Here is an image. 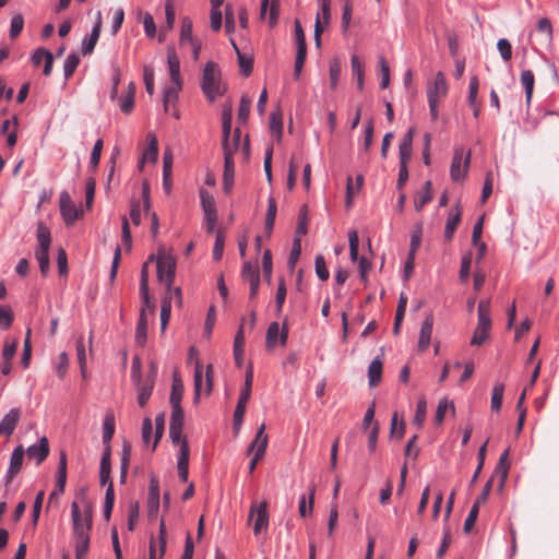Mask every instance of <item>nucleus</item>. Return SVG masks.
<instances>
[{
    "mask_svg": "<svg viewBox=\"0 0 559 559\" xmlns=\"http://www.w3.org/2000/svg\"><path fill=\"white\" fill-rule=\"evenodd\" d=\"M181 88H182V83H173L170 86H168L164 91L163 106H164V110L166 112L168 111L169 104L175 103L177 100L178 94Z\"/></svg>",
    "mask_w": 559,
    "mask_h": 559,
    "instance_id": "obj_36",
    "label": "nucleus"
},
{
    "mask_svg": "<svg viewBox=\"0 0 559 559\" xmlns=\"http://www.w3.org/2000/svg\"><path fill=\"white\" fill-rule=\"evenodd\" d=\"M250 108H251V99L247 96H242L240 99L239 109H238V120L241 123L247 122V120L249 118V114H250Z\"/></svg>",
    "mask_w": 559,
    "mask_h": 559,
    "instance_id": "obj_53",
    "label": "nucleus"
},
{
    "mask_svg": "<svg viewBox=\"0 0 559 559\" xmlns=\"http://www.w3.org/2000/svg\"><path fill=\"white\" fill-rule=\"evenodd\" d=\"M426 413H427V403L424 397H420L417 402L416 413L413 419V424L417 426V428H421L424 425V421L426 419Z\"/></svg>",
    "mask_w": 559,
    "mask_h": 559,
    "instance_id": "obj_44",
    "label": "nucleus"
},
{
    "mask_svg": "<svg viewBox=\"0 0 559 559\" xmlns=\"http://www.w3.org/2000/svg\"><path fill=\"white\" fill-rule=\"evenodd\" d=\"M185 424V413L181 406L171 407V415H170V427H179L183 429Z\"/></svg>",
    "mask_w": 559,
    "mask_h": 559,
    "instance_id": "obj_56",
    "label": "nucleus"
},
{
    "mask_svg": "<svg viewBox=\"0 0 559 559\" xmlns=\"http://www.w3.org/2000/svg\"><path fill=\"white\" fill-rule=\"evenodd\" d=\"M171 316V295L168 293H165V296L162 300L160 306V329L162 332L166 330V326L170 320Z\"/></svg>",
    "mask_w": 559,
    "mask_h": 559,
    "instance_id": "obj_33",
    "label": "nucleus"
},
{
    "mask_svg": "<svg viewBox=\"0 0 559 559\" xmlns=\"http://www.w3.org/2000/svg\"><path fill=\"white\" fill-rule=\"evenodd\" d=\"M95 197V180L88 178L85 183V207L87 211L92 209Z\"/></svg>",
    "mask_w": 559,
    "mask_h": 559,
    "instance_id": "obj_59",
    "label": "nucleus"
},
{
    "mask_svg": "<svg viewBox=\"0 0 559 559\" xmlns=\"http://www.w3.org/2000/svg\"><path fill=\"white\" fill-rule=\"evenodd\" d=\"M182 395H183V383L179 378H177L175 376L173 385H171V393H170V397H169V403H170L171 407L181 406Z\"/></svg>",
    "mask_w": 559,
    "mask_h": 559,
    "instance_id": "obj_34",
    "label": "nucleus"
},
{
    "mask_svg": "<svg viewBox=\"0 0 559 559\" xmlns=\"http://www.w3.org/2000/svg\"><path fill=\"white\" fill-rule=\"evenodd\" d=\"M497 48L503 61L508 62L512 58V46L506 38H501L497 43Z\"/></svg>",
    "mask_w": 559,
    "mask_h": 559,
    "instance_id": "obj_58",
    "label": "nucleus"
},
{
    "mask_svg": "<svg viewBox=\"0 0 559 559\" xmlns=\"http://www.w3.org/2000/svg\"><path fill=\"white\" fill-rule=\"evenodd\" d=\"M200 199L204 215L217 214L215 200L209 191L201 189Z\"/></svg>",
    "mask_w": 559,
    "mask_h": 559,
    "instance_id": "obj_35",
    "label": "nucleus"
},
{
    "mask_svg": "<svg viewBox=\"0 0 559 559\" xmlns=\"http://www.w3.org/2000/svg\"><path fill=\"white\" fill-rule=\"evenodd\" d=\"M269 10V25L274 27L278 22L280 0H261L259 19L265 20Z\"/></svg>",
    "mask_w": 559,
    "mask_h": 559,
    "instance_id": "obj_12",
    "label": "nucleus"
},
{
    "mask_svg": "<svg viewBox=\"0 0 559 559\" xmlns=\"http://www.w3.org/2000/svg\"><path fill=\"white\" fill-rule=\"evenodd\" d=\"M110 447L105 448V451L100 461L99 481L100 485H109L110 480Z\"/></svg>",
    "mask_w": 559,
    "mask_h": 559,
    "instance_id": "obj_27",
    "label": "nucleus"
},
{
    "mask_svg": "<svg viewBox=\"0 0 559 559\" xmlns=\"http://www.w3.org/2000/svg\"><path fill=\"white\" fill-rule=\"evenodd\" d=\"M478 323L471 340L472 346H481L489 337L491 330L490 301L480 300L477 308Z\"/></svg>",
    "mask_w": 559,
    "mask_h": 559,
    "instance_id": "obj_3",
    "label": "nucleus"
},
{
    "mask_svg": "<svg viewBox=\"0 0 559 559\" xmlns=\"http://www.w3.org/2000/svg\"><path fill=\"white\" fill-rule=\"evenodd\" d=\"M68 479V457L64 451L60 454V461L57 471L56 484L48 498V508H59V500L64 493Z\"/></svg>",
    "mask_w": 559,
    "mask_h": 559,
    "instance_id": "obj_5",
    "label": "nucleus"
},
{
    "mask_svg": "<svg viewBox=\"0 0 559 559\" xmlns=\"http://www.w3.org/2000/svg\"><path fill=\"white\" fill-rule=\"evenodd\" d=\"M13 312L8 306H0V329L7 330L12 325Z\"/></svg>",
    "mask_w": 559,
    "mask_h": 559,
    "instance_id": "obj_55",
    "label": "nucleus"
},
{
    "mask_svg": "<svg viewBox=\"0 0 559 559\" xmlns=\"http://www.w3.org/2000/svg\"><path fill=\"white\" fill-rule=\"evenodd\" d=\"M155 373L156 367L154 364L151 365V372L146 377L145 380H136V391H138V404L140 407H144L150 400L154 384H155Z\"/></svg>",
    "mask_w": 559,
    "mask_h": 559,
    "instance_id": "obj_9",
    "label": "nucleus"
},
{
    "mask_svg": "<svg viewBox=\"0 0 559 559\" xmlns=\"http://www.w3.org/2000/svg\"><path fill=\"white\" fill-rule=\"evenodd\" d=\"M201 88L210 102H214L226 92V86L222 82V73L217 63L209 61L205 64L201 80Z\"/></svg>",
    "mask_w": 559,
    "mask_h": 559,
    "instance_id": "obj_2",
    "label": "nucleus"
},
{
    "mask_svg": "<svg viewBox=\"0 0 559 559\" xmlns=\"http://www.w3.org/2000/svg\"><path fill=\"white\" fill-rule=\"evenodd\" d=\"M143 80L145 90L150 95L154 94V69L151 66H144Z\"/></svg>",
    "mask_w": 559,
    "mask_h": 559,
    "instance_id": "obj_60",
    "label": "nucleus"
},
{
    "mask_svg": "<svg viewBox=\"0 0 559 559\" xmlns=\"http://www.w3.org/2000/svg\"><path fill=\"white\" fill-rule=\"evenodd\" d=\"M252 383H253V370H252V366H249L246 371L245 384H243V388L241 389L239 399L249 401V399L251 396Z\"/></svg>",
    "mask_w": 559,
    "mask_h": 559,
    "instance_id": "obj_46",
    "label": "nucleus"
},
{
    "mask_svg": "<svg viewBox=\"0 0 559 559\" xmlns=\"http://www.w3.org/2000/svg\"><path fill=\"white\" fill-rule=\"evenodd\" d=\"M55 369L60 379H64L69 371V357L67 352H62L58 356V360L55 362Z\"/></svg>",
    "mask_w": 559,
    "mask_h": 559,
    "instance_id": "obj_45",
    "label": "nucleus"
},
{
    "mask_svg": "<svg viewBox=\"0 0 559 559\" xmlns=\"http://www.w3.org/2000/svg\"><path fill=\"white\" fill-rule=\"evenodd\" d=\"M60 211L67 226H70V195L68 192H62L60 197Z\"/></svg>",
    "mask_w": 559,
    "mask_h": 559,
    "instance_id": "obj_57",
    "label": "nucleus"
},
{
    "mask_svg": "<svg viewBox=\"0 0 559 559\" xmlns=\"http://www.w3.org/2000/svg\"><path fill=\"white\" fill-rule=\"evenodd\" d=\"M269 438L265 435V424L263 423L248 448V454L253 453L251 462L249 464V473L252 474L261 459L265 455L267 448Z\"/></svg>",
    "mask_w": 559,
    "mask_h": 559,
    "instance_id": "obj_8",
    "label": "nucleus"
},
{
    "mask_svg": "<svg viewBox=\"0 0 559 559\" xmlns=\"http://www.w3.org/2000/svg\"><path fill=\"white\" fill-rule=\"evenodd\" d=\"M383 364L379 358L371 361L368 367L369 385L374 388L380 384L382 378Z\"/></svg>",
    "mask_w": 559,
    "mask_h": 559,
    "instance_id": "obj_28",
    "label": "nucleus"
},
{
    "mask_svg": "<svg viewBox=\"0 0 559 559\" xmlns=\"http://www.w3.org/2000/svg\"><path fill=\"white\" fill-rule=\"evenodd\" d=\"M431 186V181H426L423 190L415 197L414 206L416 211H421V209L432 200Z\"/></svg>",
    "mask_w": 559,
    "mask_h": 559,
    "instance_id": "obj_30",
    "label": "nucleus"
},
{
    "mask_svg": "<svg viewBox=\"0 0 559 559\" xmlns=\"http://www.w3.org/2000/svg\"><path fill=\"white\" fill-rule=\"evenodd\" d=\"M146 310H148L151 313L154 312V305L151 304V307L144 306L142 302V307L140 309V317L136 324V331H135V340L138 344L143 345L146 341V333H147V317H146Z\"/></svg>",
    "mask_w": 559,
    "mask_h": 559,
    "instance_id": "obj_16",
    "label": "nucleus"
},
{
    "mask_svg": "<svg viewBox=\"0 0 559 559\" xmlns=\"http://www.w3.org/2000/svg\"><path fill=\"white\" fill-rule=\"evenodd\" d=\"M276 212H277L276 201L273 197H270L267 200V211H266L265 226H264L265 231L269 235H271V233L273 230L275 218H276Z\"/></svg>",
    "mask_w": 559,
    "mask_h": 559,
    "instance_id": "obj_38",
    "label": "nucleus"
},
{
    "mask_svg": "<svg viewBox=\"0 0 559 559\" xmlns=\"http://www.w3.org/2000/svg\"><path fill=\"white\" fill-rule=\"evenodd\" d=\"M169 437L173 444L179 447V452L182 450L183 443L189 447L187 438L182 435V428L169 426Z\"/></svg>",
    "mask_w": 559,
    "mask_h": 559,
    "instance_id": "obj_48",
    "label": "nucleus"
},
{
    "mask_svg": "<svg viewBox=\"0 0 559 559\" xmlns=\"http://www.w3.org/2000/svg\"><path fill=\"white\" fill-rule=\"evenodd\" d=\"M379 69L381 73V88H386L390 84V67L384 57H379Z\"/></svg>",
    "mask_w": 559,
    "mask_h": 559,
    "instance_id": "obj_51",
    "label": "nucleus"
},
{
    "mask_svg": "<svg viewBox=\"0 0 559 559\" xmlns=\"http://www.w3.org/2000/svg\"><path fill=\"white\" fill-rule=\"evenodd\" d=\"M192 43V21L189 17H183L181 22L180 43Z\"/></svg>",
    "mask_w": 559,
    "mask_h": 559,
    "instance_id": "obj_49",
    "label": "nucleus"
},
{
    "mask_svg": "<svg viewBox=\"0 0 559 559\" xmlns=\"http://www.w3.org/2000/svg\"><path fill=\"white\" fill-rule=\"evenodd\" d=\"M255 516L253 524V532L255 535L260 534L263 530L267 528L269 525V513L267 503L262 501L261 503H253L250 508L249 519L252 520Z\"/></svg>",
    "mask_w": 559,
    "mask_h": 559,
    "instance_id": "obj_10",
    "label": "nucleus"
},
{
    "mask_svg": "<svg viewBox=\"0 0 559 559\" xmlns=\"http://www.w3.org/2000/svg\"><path fill=\"white\" fill-rule=\"evenodd\" d=\"M21 412L17 408H12L9 413L2 418L0 421V431H3L7 437H10L19 420H20Z\"/></svg>",
    "mask_w": 559,
    "mask_h": 559,
    "instance_id": "obj_19",
    "label": "nucleus"
},
{
    "mask_svg": "<svg viewBox=\"0 0 559 559\" xmlns=\"http://www.w3.org/2000/svg\"><path fill=\"white\" fill-rule=\"evenodd\" d=\"M176 275V260L173 255L162 252L157 257V278L166 287V293H171V285Z\"/></svg>",
    "mask_w": 559,
    "mask_h": 559,
    "instance_id": "obj_6",
    "label": "nucleus"
},
{
    "mask_svg": "<svg viewBox=\"0 0 559 559\" xmlns=\"http://www.w3.org/2000/svg\"><path fill=\"white\" fill-rule=\"evenodd\" d=\"M449 86L444 74L439 71L432 83L427 87L428 102H441L448 95Z\"/></svg>",
    "mask_w": 559,
    "mask_h": 559,
    "instance_id": "obj_11",
    "label": "nucleus"
},
{
    "mask_svg": "<svg viewBox=\"0 0 559 559\" xmlns=\"http://www.w3.org/2000/svg\"><path fill=\"white\" fill-rule=\"evenodd\" d=\"M154 257L151 255L148 261H146L141 269V280H140V294L141 299L144 306L151 307V299L148 293V262L153 261Z\"/></svg>",
    "mask_w": 559,
    "mask_h": 559,
    "instance_id": "obj_20",
    "label": "nucleus"
},
{
    "mask_svg": "<svg viewBox=\"0 0 559 559\" xmlns=\"http://www.w3.org/2000/svg\"><path fill=\"white\" fill-rule=\"evenodd\" d=\"M171 169H173V155L169 151H166L163 157V186L167 193L171 189Z\"/></svg>",
    "mask_w": 559,
    "mask_h": 559,
    "instance_id": "obj_29",
    "label": "nucleus"
},
{
    "mask_svg": "<svg viewBox=\"0 0 559 559\" xmlns=\"http://www.w3.org/2000/svg\"><path fill=\"white\" fill-rule=\"evenodd\" d=\"M147 140V147L145 148L141 165H143L145 162L155 163L158 158V143L157 138L153 132H150L146 136Z\"/></svg>",
    "mask_w": 559,
    "mask_h": 559,
    "instance_id": "obj_23",
    "label": "nucleus"
},
{
    "mask_svg": "<svg viewBox=\"0 0 559 559\" xmlns=\"http://www.w3.org/2000/svg\"><path fill=\"white\" fill-rule=\"evenodd\" d=\"M36 238L38 248L35 251V257L38 261L40 272L45 275L49 270V248L51 243L50 230L43 222L37 224Z\"/></svg>",
    "mask_w": 559,
    "mask_h": 559,
    "instance_id": "obj_4",
    "label": "nucleus"
},
{
    "mask_svg": "<svg viewBox=\"0 0 559 559\" xmlns=\"http://www.w3.org/2000/svg\"><path fill=\"white\" fill-rule=\"evenodd\" d=\"M165 15H166V24L162 27L160 33L165 31H170L175 24V8L173 0H166L165 2Z\"/></svg>",
    "mask_w": 559,
    "mask_h": 559,
    "instance_id": "obj_47",
    "label": "nucleus"
},
{
    "mask_svg": "<svg viewBox=\"0 0 559 559\" xmlns=\"http://www.w3.org/2000/svg\"><path fill=\"white\" fill-rule=\"evenodd\" d=\"M225 246V238L222 230H218L216 234V239L213 248V259L215 261H219L223 257Z\"/></svg>",
    "mask_w": 559,
    "mask_h": 559,
    "instance_id": "obj_61",
    "label": "nucleus"
},
{
    "mask_svg": "<svg viewBox=\"0 0 559 559\" xmlns=\"http://www.w3.org/2000/svg\"><path fill=\"white\" fill-rule=\"evenodd\" d=\"M235 164L233 158V151L224 152V175H223V189L229 193L234 186Z\"/></svg>",
    "mask_w": 559,
    "mask_h": 559,
    "instance_id": "obj_14",
    "label": "nucleus"
},
{
    "mask_svg": "<svg viewBox=\"0 0 559 559\" xmlns=\"http://www.w3.org/2000/svg\"><path fill=\"white\" fill-rule=\"evenodd\" d=\"M23 26H24L23 16L21 14H15L11 20L10 37L11 38L17 37L21 34Z\"/></svg>",
    "mask_w": 559,
    "mask_h": 559,
    "instance_id": "obj_64",
    "label": "nucleus"
},
{
    "mask_svg": "<svg viewBox=\"0 0 559 559\" xmlns=\"http://www.w3.org/2000/svg\"><path fill=\"white\" fill-rule=\"evenodd\" d=\"M462 211L459 204L455 205L453 212L449 214L444 228V238L450 241L453 238L454 231L461 222Z\"/></svg>",
    "mask_w": 559,
    "mask_h": 559,
    "instance_id": "obj_24",
    "label": "nucleus"
},
{
    "mask_svg": "<svg viewBox=\"0 0 559 559\" xmlns=\"http://www.w3.org/2000/svg\"><path fill=\"white\" fill-rule=\"evenodd\" d=\"M280 336L281 345H285L288 337V329L284 324L283 329H280V324L277 322H272L266 332V346L274 347L277 343V338Z\"/></svg>",
    "mask_w": 559,
    "mask_h": 559,
    "instance_id": "obj_15",
    "label": "nucleus"
},
{
    "mask_svg": "<svg viewBox=\"0 0 559 559\" xmlns=\"http://www.w3.org/2000/svg\"><path fill=\"white\" fill-rule=\"evenodd\" d=\"M27 456L35 460L36 464H41L49 454V447L46 437H43L37 444H32L26 450Z\"/></svg>",
    "mask_w": 559,
    "mask_h": 559,
    "instance_id": "obj_17",
    "label": "nucleus"
},
{
    "mask_svg": "<svg viewBox=\"0 0 559 559\" xmlns=\"http://www.w3.org/2000/svg\"><path fill=\"white\" fill-rule=\"evenodd\" d=\"M448 409H450L453 415L455 414V406H454L453 402L449 401L447 397L441 399L438 403V407L436 411V417H435V420L438 425L442 424Z\"/></svg>",
    "mask_w": 559,
    "mask_h": 559,
    "instance_id": "obj_40",
    "label": "nucleus"
},
{
    "mask_svg": "<svg viewBox=\"0 0 559 559\" xmlns=\"http://www.w3.org/2000/svg\"><path fill=\"white\" fill-rule=\"evenodd\" d=\"M189 456H190V450L189 447L186 445V443L182 444V450L178 454V476L181 481L187 483L188 476H189Z\"/></svg>",
    "mask_w": 559,
    "mask_h": 559,
    "instance_id": "obj_22",
    "label": "nucleus"
},
{
    "mask_svg": "<svg viewBox=\"0 0 559 559\" xmlns=\"http://www.w3.org/2000/svg\"><path fill=\"white\" fill-rule=\"evenodd\" d=\"M314 496H316V486L312 485L309 489L308 503L306 500V496L300 497L298 512L301 518H306L308 514L312 513L313 504H314Z\"/></svg>",
    "mask_w": 559,
    "mask_h": 559,
    "instance_id": "obj_31",
    "label": "nucleus"
},
{
    "mask_svg": "<svg viewBox=\"0 0 559 559\" xmlns=\"http://www.w3.org/2000/svg\"><path fill=\"white\" fill-rule=\"evenodd\" d=\"M241 276L246 282H253L254 280H260L259 270L255 265H252L250 262H245L241 271Z\"/></svg>",
    "mask_w": 559,
    "mask_h": 559,
    "instance_id": "obj_52",
    "label": "nucleus"
},
{
    "mask_svg": "<svg viewBox=\"0 0 559 559\" xmlns=\"http://www.w3.org/2000/svg\"><path fill=\"white\" fill-rule=\"evenodd\" d=\"M115 433V419L112 416H106L103 424V442L106 448L109 447Z\"/></svg>",
    "mask_w": 559,
    "mask_h": 559,
    "instance_id": "obj_43",
    "label": "nucleus"
},
{
    "mask_svg": "<svg viewBox=\"0 0 559 559\" xmlns=\"http://www.w3.org/2000/svg\"><path fill=\"white\" fill-rule=\"evenodd\" d=\"M504 393V385L502 383H496L491 393L490 407L492 412H499L502 406V399Z\"/></svg>",
    "mask_w": 559,
    "mask_h": 559,
    "instance_id": "obj_41",
    "label": "nucleus"
},
{
    "mask_svg": "<svg viewBox=\"0 0 559 559\" xmlns=\"http://www.w3.org/2000/svg\"><path fill=\"white\" fill-rule=\"evenodd\" d=\"M471 157V151L465 152L462 146L455 147L450 168V176L454 182L465 179L469 169Z\"/></svg>",
    "mask_w": 559,
    "mask_h": 559,
    "instance_id": "obj_7",
    "label": "nucleus"
},
{
    "mask_svg": "<svg viewBox=\"0 0 559 559\" xmlns=\"http://www.w3.org/2000/svg\"><path fill=\"white\" fill-rule=\"evenodd\" d=\"M521 84L525 90L526 103L530 104L534 91L535 76L532 70H523L520 78Z\"/></svg>",
    "mask_w": 559,
    "mask_h": 559,
    "instance_id": "obj_32",
    "label": "nucleus"
},
{
    "mask_svg": "<svg viewBox=\"0 0 559 559\" xmlns=\"http://www.w3.org/2000/svg\"><path fill=\"white\" fill-rule=\"evenodd\" d=\"M238 64L241 69V72L249 76L253 69V60L250 57H246L241 51H238Z\"/></svg>",
    "mask_w": 559,
    "mask_h": 559,
    "instance_id": "obj_63",
    "label": "nucleus"
},
{
    "mask_svg": "<svg viewBox=\"0 0 559 559\" xmlns=\"http://www.w3.org/2000/svg\"><path fill=\"white\" fill-rule=\"evenodd\" d=\"M247 403H248V401L238 399V403L236 405V409L234 413V430L236 433H238V431L243 423Z\"/></svg>",
    "mask_w": 559,
    "mask_h": 559,
    "instance_id": "obj_42",
    "label": "nucleus"
},
{
    "mask_svg": "<svg viewBox=\"0 0 559 559\" xmlns=\"http://www.w3.org/2000/svg\"><path fill=\"white\" fill-rule=\"evenodd\" d=\"M245 334L243 324L240 325L234 340V356L236 364L239 366L243 356Z\"/></svg>",
    "mask_w": 559,
    "mask_h": 559,
    "instance_id": "obj_37",
    "label": "nucleus"
},
{
    "mask_svg": "<svg viewBox=\"0 0 559 559\" xmlns=\"http://www.w3.org/2000/svg\"><path fill=\"white\" fill-rule=\"evenodd\" d=\"M167 63H168V68H169L171 83H182V80L180 76V62H179V59L173 48L168 49Z\"/></svg>",
    "mask_w": 559,
    "mask_h": 559,
    "instance_id": "obj_25",
    "label": "nucleus"
},
{
    "mask_svg": "<svg viewBox=\"0 0 559 559\" xmlns=\"http://www.w3.org/2000/svg\"><path fill=\"white\" fill-rule=\"evenodd\" d=\"M24 453L25 451L22 445H19L13 450L10 459V466L7 473V484L12 481L14 476L17 475L21 471Z\"/></svg>",
    "mask_w": 559,
    "mask_h": 559,
    "instance_id": "obj_18",
    "label": "nucleus"
},
{
    "mask_svg": "<svg viewBox=\"0 0 559 559\" xmlns=\"http://www.w3.org/2000/svg\"><path fill=\"white\" fill-rule=\"evenodd\" d=\"M102 14L100 12L97 13V17H96V22L92 28V32L91 34L84 38L83 43H82V55L83 56H88L93 52L96 44H97V40L99 38V35H100V31H102Z\"/></svg>",
    "mask_w": 559,
    "mask_h": 559,
    "instance_id": "obj_13",
    "label": "nucleus"
},
{
    "mask_svg": "<svg viewBox=\"0 0 559 559\" xmlns=\"http://www.w3.org/2000/svg\"><path fill=\"white\" fill-rule=\"evenodd\" d=\"M432 326H433V318L431 314L427 316L424 320L420 333H419V341H418V347L421 350H425L428 348L431 340L432 334Z\"/></svg>",
    "mask_w": 559,
    "mask_h": 559,
    "instance_id": "obj_21",
    "label": "nucleus"
},
{
    "mask_svg": "<svg viewBox=\"0 0 559 559\" xmlns=\"http://www.w3.org/2000/svg\"><path fill=\"white\" fill-rule=\"evenodd\" d=\"M76 497L78 501L72 502V522L78 536L75 551L76 559H85L90 545L88 532L93 522V507L85 495V488H81Z\"/></svg>",
    "mask_w": 559,
    "mask_h": 559,
    "instance_id": "obj_1",
    "label": "nucleus"
},
{
    "mask_svg": "<svg viewBox=\"0 0 559 559\" xmlns=\"http://www.w3.org/2000/svg\"><path fill=\"white\" fill-rule=\"evenodd\" d=\"M340 76H341V64L337 60H333L330 63V86L332 90H335L337 87Z\"/></svg>",
    "mask_w": 559,
    "mask_h": 559,
    "instance_id": "obj_62",
    "label": "nucleus"
},
{
    "mask_svg": "<svg viewBox=\"0 0 559 559\" xmlns=\"http://www.w3.org/2000/svg\"><path fill=\"white\" fill-rule=\"evenodd\" d=\"M203 385V367L200 362H197L194 370V401L197 402L202 392Z\"/></svg>",
    "mask_w": 559,
    "mask_h": 559,
    "instance_id": "obj_54",
    "label": "nucleus"
},
{
    "mask_svg": "<svg viewBox=\"0 0 559 559\" xmlns=\"http://www.w3.org/2000/svg\"><path fill=\"white\" fill-rule=\"evenodd\" d=\"M353 74L357 78V87L359 91L364 88L365 70L362 61L353 55L350 58Z\"/></svg>",
    "mask_w": 559,
    "mask_h": 559,
    "instance_id": "obj_39",
    "label": "nucleus"
},
{
    "mask_svg": "<svg viewBox=\"0 0 559 559\" xmlns=\"http://www.w3.org/2000/svg\"><path fill=\"white\" fill-rule=\"evenodd\" d=\"M348 242H349V255L353 262L358 260V247H359V238L357 230H350L348 233Z\"/></svg>",
    "mask_w": 559,
    "mask_h": 559,
    "instance_id": "obj_50",
    "label": "nucleus"
},
{
    "mask_svg": "<svg viewBox=\"0 0 559 559\" xmlns=\"http://www.w3.org/2000/svg\"><path fill=\"white\" fill-rule=\"evenodd\" d=\"M510 469V463H509V449L504 450L500 457L499 462L495 468V474L500 476V483L499 487L502 488L504 486V483L508 478Z\"/></svg>",
    "mask_w": 559,
    "mask_h": 559,
    "instance_id": "obj_26",
    "label": "nucleus"
}]
</instances>
